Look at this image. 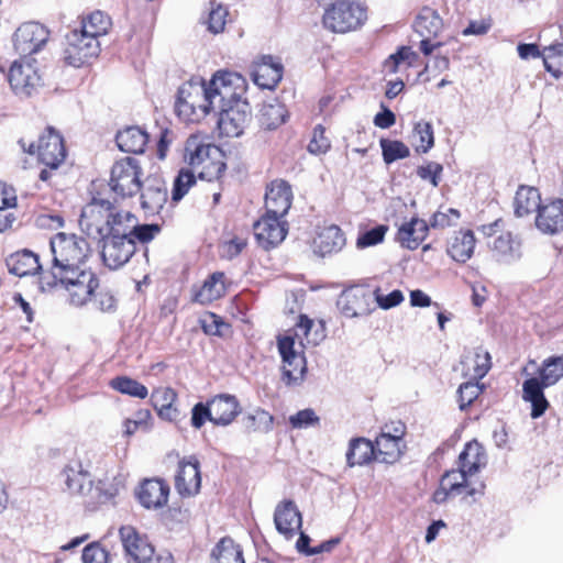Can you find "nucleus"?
<instances>
[{
  "label": "nucleus",
  "instance_id": "obj_33",
  "mask_svg": "<svg viewBox=\"0 0 563 563\" xmlns=\"http://www.w3.org/2000/svg\"><path fill=\"white\" fill-rule=\"evenodd\" d=\"M339 305L349 318L363 316L369 310V296L365 289L352 287L341 294Z\"/></svg>",
  "mask_w": 563,
  "mask_h": 563
},
{
  "label": "nucleus",
  "instance_id": "obj_59",
  "mask_svg": "<svg viewBox=\"0 0 563 563\" xmlns=\"http://www.w3.org/2000/svg\"><path fill=\"white\" fill-rule=\"evenodd\" d=\"M386 232H387L386 225H377V227L360 234L356 240V246L360 249H364V247L376 245V244L383 242Z\"/></svg>",
  "mask_w": 563,
  "mask_h": 563
},
{
  "label": "nucleus",
  "instance_id": "obj_7",
  "mask_svg": "<svg viewBox=\"0 0 563 563\" xmlns=\"http://www.w3.org/2000/svg\"><path fill=\"white\" fill-rule=\"evenodd\" d=\"M241 411L242 407L234 395L218 394L206 402H197L192 407L190 423L195 429H201L207 421L217 427H227Z\"/></svg>",
  "mask_w": 563,
  "mask_h": 563
},
{
  "label": "nucleus",
  "instance_id": "obj_47",
  "mask_svg": "<svg viewBox=\"0 0 563 563\" xmlns=\"http://www.w3.org/2000/svg\"><path fill=\"white\" fill-rule=\"evenodd\" d=\"M411 144L417 153L422 154L429 152L433 147L434 135L431 123L420 121L415 124L411 135Z\"/></svg>",
  "mask_w": 563,
  "mask_h": 563
},
{
  "label": "nucleus",
  "instance_id": "obj_28",
  "mask_svg": "<svg viewBox=\"0 0 563 563\" xmlns=\"http://www.w3.org/2000/svg\"><path fill=\"white\" fill-rule=\"evenodd\" d=\"M429 230L427 221L415 216L398 228L396 240L402 247L413 251L427 239Z\"/></svg>",
  "mask_w": 563,
  "mask_h": 563
},
{
  "label": "nucleus",
  "instance_id": "obj_26",
  "mask_svg": "<svg viewBox=\"0 0 563 563\" xmlns=\"http://www.w3.org/2000/svg\"><path fill=\"white\" fill-rule=\"evenodd\" d=\"M230 282L223 272L210 274L201 286L192 289V301L209 305L223 298L229 289Z\"/></svg>",
  "mask_w": 563,
  "mask_h": 563
},
{
  "label": "nucleus",
  "instance_id": "obj_56",
  "mask_svg": "<svg viewBox=\"0 0 563 563\" xmlns=\"http://www.w3.org/2000/svg\"><path fill=\"white\" fill-rule=\"evenodd\" d=\"M486 485L484 482L472 484L470 477L463 484V488L454 495L460 498V501L465 505L476 504L485 495Z\"/></svg>",
  "mask_w": 563,
  "mask_h": 563
},
{
  "label": "nucleus",
  "instance_id": "obj_30",
  "mask_svg": "<svg viewBox=\"0 0 563 563\" xmlns=\"http://www.w3.org/2000/svg\"><path fill=\"white\" fill-rule=\"evenodd\" d=\"M545 388L549 387L532 377L525 379L522 383L521 398L525 402L530 404L532 419L542 417L550 408V401L544 394Z\"/></svg>",
  "mask_w": 563,
  "mask_h": 563
},
{
  "label": "nucleus",
  "instance_id": "obj_9",
  "mask_svg": "<svg viewBox=\"0 0 563 563\" xmlns=\"http://www.w3.org/2000/svg\"><path fill=\"white\" fill-rule=\"evenodd\" d=\"M53 262L49 272L64 269L92 261L89 242L75 233L58 232L49 242Z\"/></svg>",
  "mask_w": 563,
  "mask_h": 563
},
{
  "label": "nucleus",
  "instance_id": "obj_16",
  "mask_svg": "<svg viewBox=\"0 0 563 563\" xmlns=\"http://www.w3.org/2000/svg\"><path fill=\"white\" fill-rule=\"evenodd\" d=\"M49 37V31L38 22H25L21 24L13 35L15 51L22 57H29L40 52Z\"/></svg>",
  "mask_w": 563,
  "mask_h": 563
},
{
  "label": "nucleus",
  "instance_id": "obj_14",
  "mask_svg": "<svg viewBox=\"0 0 563 563\" xmlns=\"http://www.w3.org/2000/svg\"><path fill=\"white\" fill-rule=\"evenodd\" d=\"M8 80L19 96H32L42 86V77L35 65L26 57L13 62L9 69Z\"/></svg>",
  "mask_w": 563,
  "mask_h": 563
},
{
  "label": "nucleus",
  "instance_id": "obj_45",
  "mask_svg": "<svg viewBox=\"0 0 563 563\" xmlns=\"http://www.w3.org/2000/svg\"><path fill=\"white\" fill-rule=\"evenodd\" d=\"M212 563H245L243 551L231 538H222L212 551Z\"/></svg>",
  "mask_w": 563,
  "mask_h": 563
},
{
  "label": "nucleus",
  "instance_id": "obj_18",
  "mask_svg": "<svg viewBox=\"0 0 563 563\" xmlns=\"http://www.w3.org/2000/svg\"><path fill=\"white\" fill-rule=\"evenodd\" d=\"M169 496L170 486L161 477L144 478L135 489L136 500L147 510L163 509L168 505Z\"/></svg>",
  "mask_w": 563,
  "mask_h": 563
},
{
  "label": "nucleus",
  "instance_id": "obj_3",
  "mask_svg": "<svg viewBox=\"0 0 563 563\" xmlns=\"http://www.w3.org/2000/svg\"><path fill=\"white\" fill-rule=\"evenodd\" d=\"M62 476L67 493L80 498L81 505L88 510L98 509L117 495V489L104 481L93 482L88 465H85L80 459L70 460L64 466Z\"/></svg>",
  "mask_w": 563,
  "mask_h": 563
},
{
  "label": "nucleus",
  "instance_id": "obj_37",
  "mask_svg": "<svg viewBox=\"0 0 563 563\" xmlns=\"http://www.w3.org/2000/svg\"><path fill=\"white\" fill-rule=\"evenodd\" d=\"M377 460L374 442L360 437L350 441L346 452V463L349 466H362Z\"/></svg>",
  "mask_w": 563,
  "mask_h": 563
},
{
  "label": "nucleus",
  "instance_id": "obj_12",
  "mask_svg": "<svg viewBox=\"0 0 563 563\" xmlns=\"http://www.w3.org/2000/svg\"><path fill=\"white\" fill-rule=\"evenodd\" d=\"M66 38L65 60L67 64L80 67L98 57L100 53L99 40L89 36L80 29H73Z\"/></svg>",
  "mask_w": 563,
  "mask_h": 563
},
{
  "label": "nucleus",
  "instance_id": "obj_11",
  "mask_svg": "<svg viewBox=\"0 0 563 563\" xmlns=\"http://www.w3.org/2000/svg\"><path fill=\"white\" fill-rule=\"evenodd\" d=\"M207 85L214 108L243 102L241 98L246 91V81L235 71L218 70Z\"/></svg>",
  "mask_w": 563,
  "mask_h": 563
},
{
  "label": "nucleus",
  "instance_id": "obj_42",
  "mask_svg": "<svg viewBox=\"0 0 563 563\" xmlns=\"http://www.w3.org/2000/svg\"><path fill=\"white\" fill-rule=\"evenodd\" d=\"M136 222V217L128 210L111 209L104 236H131L130 231Z\"/></svg>",
  "mask_w": 563,
  "mask_h": 563
},
{
  "label": "nucleus",
  "instance_id": "obj_15",
  "mask_svg": "<svg viewBox=\"0 0 563 563\" xmlns=\"http://www.w3.org/2000/svg\"><path fill=\"white\" fill-rule=\"evenodd\" d=\"M174 486L181 498L195 497L200 493L201 471L196 456H185L178 460L174 475Z\"/></svg>",
  "mask_w": 563,
  "mask_h": 563
},
{
  "label": "nucleus",
  "instance_id": "obj_50",
  "mask_svg": "<svg viewBox=\"0 0 563 563\" xmlns=\"http://www.w3.org/2000/svg\"><path fill=\"white\" fill-rule=\"evenodd\" d=\"M383 159L386 164L409 157L410 150L401 141L382 137L379 141Z\"/></svg>",
  "mask_w": 563,
  "mask_h": 563
},
{
  "label": "nucleus",
  "instance_id": "obj_41",
  "mask_svg": "<svg viewBox=\"0 0 563 563\" xmlns=\"http://www.w3.org/2000/svg\"><path fill=\"white\" fill-rule=\"evenodd\" d=\"M375 452L377 461L386 464L396 463L406 450V442H398L391 438L377 435L375 441Z\"/></svg>",
  "mask_w": 563,
  "mask_h": 563
},
{
  "label": "nucleus",
  "instance_id": "obj_6",
  "mask_svg": "<svg viewBox=\"0 0 563 563\" xmlns=\"http://www.w3.org/2000/svg\"><path fill=\"white\" fill-rule=\"evenodd\" d=\"M478 231L488 240V251L497 263L509 265L521 258L522 240L518 234L506 230V222L503 218L482 224L478 227Z\"/></svg>",
  "mask_w": 563,
  "mask_h": 563
},
{
  "label": "nucleus",
  "instance_id": "obj_64",
  "mask_svg": "<svg viewBox=\"0 0 563 563\" xmlns=\"http://www.w3.org/2000/svg\"><path fill=\"white\" fill-rule=\"evenodd\" d=\"M161 231L158 224H136V222L132 225L130 231L131 238L135 241L139 240L142 243H147L152 241L155 235Z\"/></svg>",
  "mask_w": 563,
  "mask_h": 563
},
{
  "label": "nucleus",
  "instance_id": "obj_62",
  "mask_svg": "<svg viewBox=\"0 0 563 563\" xmlns=\"http://www.w3.org/2000/svg\"><path fill=\"white\" fill-rule=\"evenodd\" d=\"M407 427L401 420H390L380 428L379 435L391 438L398 442H406Z\"/></svg>",
  "mask_w": 563,
  "mask_h": 563
},
{
  "label": "nucleus",
  "instance_id": "obj_31",
  "mask_svg": "<svg viewBox=\"0 0 563 563\" xmlns=\"http://www.w3.org/2000/svg\"><path fill=\"white\" fill-rule=\"evenodd\" d=\"M254 82L263 89H274L283 78V65L272 56H264L253 69Z\"/></svg>",
  "mask_w": 563,
  "mask_h": 563
},
{
  "label": "nucleus",
  "instance_id": "obj_19",
  "mask_svg": "<svg viewBox=\"0 0 563 563\" xmlns=\"http://www.w3.org/2000/svg\"><path fill=\"white\" fill-rule=\"evenodd\" d=\"M413 27L421 36L419 47L423 55L429 56L443 45L442 42L435 41L442 31L443 21L434 10H422L415 20Z\"/></svg>",
  "mask_w": 563,
  "mask_h": 563
},
{
  "label": "nucleus",
  "instance_id": "obj_27",
  "mask_svg": "<svg viewBox=\"0 0 563 563\" xmlns=\"http://www.w3.org/2000/svg\"><path fill=\"white\" fill-rule=\"evenodd\" d=\"M140 194L141 207L150 212H158L167 201V188L163 178L148 176L142 181Z\"/></svg>",
  "mask_w": 563,
  "mask_h": 563
},
{
  "label": "nucleus",
  "instance_id": "obj_25",
  "mask_svg": "<svg viewBox=\"0 0 563 563\" xmlns=\"http://www.w3.org/2000/svg\"><path fill=\"white\" fill-rule=\"evenodd\" d=\"M274 522L277 531L286 539L294 538L302 526V517L295 501L290 499L280 501L274 512Z\"/></svg>",
  "mask_w": 563,
  "mask_h": 563
},
{
  "label": "nucleus",
  "instance_id": "obj_58",
  "mask_svg": "<svg viewBox=\"0 0 563 563\" xmlns=\"http://www.w3.org/2000/svg\"><path fill=\"white\" fill-rule=\"evenodd\" d=\"M228 16L229 11L225 7L221 4L212 7L207 20L208 31L212 34L222 33L225 29Z\"/></svg>",
  "mask_w": 563,
  "mask_h": 563
},
{
  "label": "nucleus",
  "instance_id": "obj_38",
  "mask_svg": "<svg viewBox=\"0 0 563 563\" xmlns=\"http://www.w3.org/2000/svg\"><path fill=\"white\" fill-rule=\"evenodd\" d=\"M289 117L284 103L278 100L264 102L258 114V122L263 130L272 131L286 123Z\"/></svg>",
  "mask_w": 563,
  "mask_h": 563
},
{
  "label": "nucleus",
  "instance_id": "obj_43",
  "mask_svg": "<svg viewBox=\"0 0 563 563\" xmlns=\"http://www.w3.org/2000/svg\"><path fill=\"white\" fill-rule=\"evenodd\" d=\"M538 376H531L548 387L554 386L563 378V355H551L544 358L537 371Z\"/></svg>",
  "mask_w": 563,
  "mask_h": 563
},
{
  "label": "nucleus",
  "instance_id": "obj_60",
  "mask_svg": "<svg viewBox=\"0 0 563 563\" xmlns=\"http://www.w3.org/2000/svg\"><path fill=\"white\" fill-rule=\"evenodd\" d=\"M201 323L203 331L211 335H223L224 330L230 328L229 323L224 322L220 316L213 312H207Z\"/></svg>",
  "mask_w": 563,
  "mask_h": 563
},
{
  "label": "nucleus",
  "instance_id": "obj_35",
  "mask_svg": "<svg viewBox=\"0 0 563 563\" xmlns=\"http://www.w3.org/2000/svg\"><path fill=\"white\" fill-rule=\"evenodd\" d=\"M150 140L146 131L139 126H128L119 131L115 135V142L120 151L132 154H141Z\"/></svg>",
  "mask_w": 563,
  "mask_h": 563
},
{
  "label": "nucleus",
  "instance_id": "obj_51",
  "mask_svg": "<svg viewBox=\"0 0 563 563\" xmlns=\"http://www.w3.org/2000/svg\"><path fill=\"white\" fill-rule=\"evenodd\" d=\"M93 308L101 313H113L118 308V299L111 289L101 287V283L96 291L91 294V301Z\"/></svg>",
  "mask_w": 563,
  "mask_h": 563
},
{
  "label": "nucleus",
  "instance_id": "obj_63",
  "mask_svg": "<svg viewBox=\"0 0 563 563\" xmlns=\"http://www.w3.org/2000/svg\"><path fill=\"white\" fill-rule=\"evenodd\" d=\"M442 172L443 166L435 162H429L417 168V175L423 180H429L434 187L439 185Z\"/></svg>",
  "mask_w": 563,
  "mask_h": 563
},
{
  "label": "nucleus",
  "instance_id": "obj_32",
  "mask_svg": "<svg viewBox=\"0 0 563 563\" xmlns=\"http://www.w3.org/2000/svg\"><path fill=\"white\" fill-rule=\"evenodd\" d=\"M178 395L172 387L154 388L151 395V402L157 416L166 421H176L179 410L175 406Z\"/></svg>",
  "mask_w": 563,
  "mask_h": 563
},
{
  "label": "nucleus",
  "instance_id": "obj_55",
  "mask_svg": "<svg viewBox=\"0 0 563 563\" xmlns=\"http://www.w3.org/2000/svg\"><path fill=\"white\" fill-rule=\"evenodd\" d=\"M419 59L418 53L409 46H401L395 54H391L385 62V67L389 73H397L398 66L401 62H406L408 66H415Z\"/></svg>",
  "mask_w": 563,
  "mask_h": 563
},
{
  "label": "nucleus",
  "instance_id": "obj_17",
  "mask_svg": "<svg viewBox=\"0 0 563 563\" xmlns=\"http://www.w3.org/2000/svg\"><path fill=\"white\" fill-rule=\"evenodd\" d=\"M284 217L265 212L254 223V235L258 246L269 251L279 245L286 238L288 225Z\"/></svg>",
  "mask_w": 563,
  "mask_h": 563
},
{
  "label": "nucleus",
  "instance_id": "obj_48",
  "mask_svg": "<svg viewBox=\"0 0 563 563\" xmlns=\"http://www.w3.org/2000/svg\"><path fill=\"white\" fill-rule=\"evenodd\" d=\"M545 69L555 78L563 75V43H555L542 51Z\"/></svg>",
  "mask_w": 563,
  "mask_h": 563
},
{
  "label": "nucleus",
  "instance_id": "obj_53",
  "mask_svg": "<svg viewBox=\"0 0 563 563\" xmlns=\"http://www.w3.org/2000/svg\"><path fill=\"white\" fill-rule=\"evenodd\" d=\"M196 185L195 172L190 168H181L174 179L172 189V199L177 202L181 200L189 191V189Z\"/></svg>",
  "mask_w": 563,
  "mask_h": 563
},
{
  "label": "nucleus",
  "instance_id": "obj_61",
  "mask_svg": "<svg viewBox=\"0 0 563 563\" xmlns=\"http://www.w3.org/2000/svg\"><path fill=\"white\" fill-rule=\"evenodd\" d=\"M84 563H110L109 552L98 542L85 547L82 551Z\"/></svg>",
  "mask_w": 563,
  "mask_h": 563
},
{
  "label": "nucleus",
  "instance_id": "obj_40",
  "mask_svg": "<svg viewBox=\"0 0 563 563\" xmlns=\"http://www.w3.org/2000/svg\"><path fill=\"white\" fill-rule=\"evenodd\" d=\"M541 205V194L538 188L523 185L518 188L514 202L517 217L538 212Z\"/></svg>",
  "mask_w": 563,
  "mask_h": 563
},
{
  "label": "nucleus",
  "instance_id": "obj_21",
  "mask_svg": "<svg viewBox=\"0 0 563 563\" xmlns=\"http://www.w3.org/2000/svg\"><path fill=\"white\" fill-rule=\"evenodd\" d=\"M120 540L129 558L128 563H141L155 553V548L145 533L140 532L131 525L119 529Z\"/></svg>",
  "mask_w": 563,
  "mask_h": 563
},
{
  "label": "nucleus",
  "instance_id": "obj_24",
  "mask_svg": "<svg viewBox=\"0 0 563 563\" xmlns=\"http://www.w3.org/2000/svg\"><path fill=\"white\" fill-rule=\"evenodd\" d=\"M345 244V234L341 228L336 224H330L317 231L311 247L314 254L325 257L341 252Z\"/></svg>",
  "mask_w": 563,
  "mask_h": 563
},
{
  "label": "nucleus",
  "instance_id": "obj_44",
  "mask_svg": "<svg viewBox=\"0 0 563 563\" xmlns=\"http://www.w3.org/2000/svg\"><path fill=\"white\" fill-rule=\"evenodd\" d=\"M111 25V18L102 11L97 10L81 18L79 29L89 36L99 40L100 36L108 33Z\"/></svg>",
  "mask_w": 563,
  "mask_h": 563
},
{
  "label": "nucleus",
  "instance_id": "obj_39",
  "mask_svg": "<svg viewBox=\"0 0 563 563\" xmlns=\"http://www.w3.org/2000/svg\"><path fill=\"white\" fill-rule=\"evenodd\" d=\"M7 265L9 272L19 277L34 275L42 269L38 256L27 250L10 255Z\"/></svg>",
  "mask_w": 563,
  "mask_h": 563
},
{
  "label": "nucleus",
  "instance_id": "obj_10",
  "mask_svg": "<svg viewBox=\"0 0 563 563\" xmlns=\"http://www.w3.org/2000/svg\"><path fill=\"white\" fill-rule=\"evenodd\" d=\"M143 168L139 159L122 157L110 169L109 188L114 195V202L133 198L142 188Z\"/></svg>",
  "mask_w": 563,
  "mask_h": 563
},
{
  "label": "nucleus",
  "instance_id": "obj_5",
  "mask_svg": "<svg viewBox=\"0 0 563 563\" xmlns=\"http://www.w3.org/2000/svg\"><path fill=\"white\" fill-rule=\"evenodd\" d=\"M183 157L200 179L219 180L227 170L224 152L200 133L191 134L186 140Z\"/></svg>",
  "mask_w": 563,
  "mask_h": 563
},
{
  "label": "nucleus",
  "instance_id": "obj_29",
  "mask_svg": "<svg viewBox=\"0 0 563 563\" xmlns=\"http://www.w3.org/2000/svg\"><path fill=\"white\" fill-rule=\"evenodd\" d=\"M467 477L471 476L459 466L456 470L445 471L440 478L439 487L432 494V501L441 505L454 498V495L463 488Z\"/></svg>",
  "mask_w": 563,
  "mask_h": 563
},
{
  "label": "nucleus",
  "instance_id": "obj_49",
  "mask_svg": "<svg viewBox=\"0 0 563 563\" xmlns=\"http://www.w3.org/2000/svg\"><path fill=\"white\" fill-rule=\"evenodd\" d=\"M135 418H126L122 422L123 435L132 437L139 430L150 431L153 426V417L148 409L142 408L135 411Z\"/></svg>",
  "mask_w": 563,
  "mask_h": 563
},
{
  "label": "nucleus",
  "instance_id": "obj_4",
  "mask_svg": "<svg viewBox=\"0 0 563 563\" xmlns=\"http://www.w3.org/2000/svg\"><path fill=\"white\" fill-rule=\"evenodd\" d=\"M18 144L23 153L34 156L44 166L38 173V179L43 183H49L53 174L66 162L68 154L64 136L52 125L45 126L36 141L22 137Z\"/></svg>",
  "mask_w": 563,
  "mask_h": 563
},
{
  "label": "nucleus",
  "instance_id": "obj_46",
  "mask_svg": "<svg viewBox=\"0 0 563 563\" xmlns=\"http://www.w3.org/2000/svg\"><path fill=\"white\" fill-rule=\"evenodd\" d=\"M109 387L133 398L145 399L148 396V389L144 384L126 375H118L111 378Z\"/></svg>",
  "mask_w": 563,
  "mask_h": 563
},
{
  "label": "nucleus",
  "instance_id": "obj_1",
  "mask_svg": "<svg viewBox=\"0 0 563 563\" xmlns=\"http://www.w3.org/2000/svg\"><path fill=\"white\" fill-rule=\"evenodd\" d=\"M316 323L307 314H299L295 327L285 334L277 336L278 352L283 360V379L286 384L300 383L307 372V362L303 355V338L308 344L317 345L325 338V323L323 320Z\"/></svg>",
  "mask_w": 563,
  "mask_h": 563
},
{
  "label": "nucleus",
  "instance_id": "obj_2",
  "mask_svg": "<svg viewBox=\"0 0 563 563\" xmlns=\"http://www.w3.org/2000/svg\"><path fill=\"white\" fill-rule=\"evenodd\" d=\"M40 282L43 287H58L70 306L80 308L91 301V294L99 286L100 278L91 262H88L42 274Z\"/></svg>",
  "mask_w": 563,
  "mask_h": 563
},
{
  "label": "nucleus",
  "instance_id": "obj_54",
  "mask_svg": "<svg viewBox=\"0 0 563 563\" xmlns=\"http://www.w3.org/2000/svg\"><path fill=\"white\" fill-rule=\"evenodd\" d=\"M273 416L261 408L245 418V427L250 432H268L273 428Z\"/></svg>",
  "mask_w": 563,
  "mask_h": 563
},
{
  "label": "nucleus",
  "instance_id": "obj_20",
  "mask_svg": "<svg viewBox=\"0 0 563 563\" xmlns=\"http://www.w3.org/2000/svg\"><path fill=\"white\" fill-rule=\"evenodd\" d=\"M220 111L218 128L225 137H238L251 121V110L246 101L235 102L225 107H217Z\"/></svg>",
  "mask_w": 563,
  "mask_h": 563
},
{
  "label": "nucleus",
  "instance_id": "obj_57",
  "mask_svg": "<svg viewBox=\"0 0 563 563\" xmlns=\"http://www.w3.org/2000/svg\"><path fill=\"white\" fill-rule=\"evenodd\" d=\"M483 393V386L477 382H466L460 385L457 400L461 410L467 409Z\"/></svg>",
  "mask_w": 563,
  "mask_h": 563
},
{
  "label": "nucleus",
  "instance_id": "obj_13",
  "mask_svg": "<svg viewBox=\"0 0 563 563\" xmlns=\"http://www.w3.org/2000/svg\"><path fill=\"white\" fill-rule=\"evenodd\" d=\"M111 209H114V201L103 199L99 194L92 196L81 210L79 225L88 235L104 236Z\"/></svg>",
  "mask_w": 563,
  "mask_h": 563
},
{
  "label": "nucleus",
  "instance_id": "obj_52",
  "mask_svg": "<svg viewBox=\"0 0 563 563\" xmlns=\"http://www.w3.org/2000/svg\"><path fill=\"white\" fill-rule=\"evenodd\" d=\"M331 147V139L328 135L327 128L322 124H317L312 129L307 151L312 155H324L330 152Z\"/></svg>",
  "mask_w": 563,
  "mask_h": 563
},
{
  "label": "nucleus",
  "instance_id": "obj_22",
  "mask_svg": "<svg viewBox=\"0 0 563 563\" xmlns=\"http://www.w3.org/2000/svg\"><path fill=\"white\" fill-rule=\"evenodd\" d=\"M101 256L106 266L117 269L123 266L136 251V244L131 236H102Z\"/></svg>",
  "mask_w": 563,
  "mask_h": 563
},
{
  "label": "nucleus",
  "instance_id": "obj_36",
  "mask_svg": "<svg viewBox=\"0 0 563 563\" xmlns=\"http://www.w3.org/2000/svg\"><path fill=\"white\" fill-rule=\"evenodd\" d=\"M487 463L484 448L477 441L467 442L457 459V466L470 476L476 474Z\"/></svg>",
  "mask_w": 563,
  "mask_h": 563
},
{
  "label": "nucleus",
  "instance_id": "obj_8",
  "mask_svg": "<svg viewBox=\"0 0 563 563\" xmlns=\"http://www.w3.org/2000/svg\"><path fill=\"white\" fill-rule=\"evenodd\" d=\"M212 109L214 104L206 81L189 80L179 87L175 111L180 120L186 123L198 122Z\"/></svg>",
  "mask_w": 563,
  "mask_h": 563
},
{
  "label": "nucleus",
  "instance_id": "obj_23",
  "mask_svg": "<svg viewBox=\"0 0 563 563\" xmlns=\"http://www.w3.org/2000/svg\"><path fill=\"white\" fill-rule=\"evenodd\" d=\"M292 203V190L288 181L284 179H274L265 192V209L269 214L285 217Z\"/></svg>",
  "mask_w": 563,
  "mask_h": 563
},
{
  "label": "nucleus",
  "instance_id": "obj_34",
  "mask_svg": "<svg viewBox=\"0 0 563 563\" xmlns=\"http://www.w3.org/2000/svg\"><path fill=\"white\" fill-rule=\"evenodd\" d=\"M476 239L470 229L456 231L448 246V254L459 263H466L474 254Z\"/></svg>",
  "mask_w": 563,
  "mask_h": 563
}]
</instances>
